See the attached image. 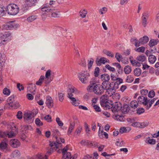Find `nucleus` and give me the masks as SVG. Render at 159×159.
Masks as SVG:
<instances>
[{
    "instance_id": "16",
    "label": "nucleus",
    "mask_w": 159,
    "mask_h": 159,
    "mask_svg": "<svg viewBox=\"0 0 159 159\" xmlns=\"http://www.w3.org/2000/svg\"><path fill=\"white\" fill-rule=\"evenodd\" d=\"M39 0H25L26 4L28 7L35 6L38 3Z\"/></svg>"
},
{
    "instance_id": "52",
    "label": "nucleus",
    "mask_w": 159,
    "mask_h": 159,
    "mask_svg": "<svg viewBox=\"0 0 159 159\" xmlns=\"http://www.w3.org/2000/svg\"><path fill=\"white\" fill-rule=\"evenodd\" d=\"M113 118L114 119L120 121H122L123 119V117L119 115H115L113 116Z\"/></svg>"
},
{
    "instance_id": "2",
    "label": "nucleus",
    "mask_w": 159,
    "mask_h": 159,
    "mask_svg": "<svg viewBox=\"0 0 159 159\" xmlns=\"http://www.w3.org/2000/svg\"><path fill=\"white\" fill-rule=\"evenodd\" d=\"M87 89L88 91L93 92L97 95H101L104 92L101 85L95 83H91L88 87Z\"/></svg>"
},
{
    "instance_id": "35",
    "label": "nucleus",
    "mask_w": 159,
    "mask_h": 159,
    "mask_svg": "<svg viewBox=\"0 0 159 159\" xmlns=\"http://www.w3.org/2000/svg\"><path fill=\"white\" fill-rule=\"evenodd\" d=\"M149 125V123L147 122H140L139 126V128H143Z\"/></svg>"
},
{
    "instance_id": "3",
    "label": "nucleus",
    "mask_w": 159,
    "mask_h": 159,
    "mask_svg": "<svg viewBox=\"0 0 159 159\" xmlns=\"http://www.w3.org/2000/svg\"><path fill=\"white\" fill-rule=\"evenodd\" d=\"M6 11L8 14L11 15H15L19 12V8L16 4L11 3L7 6Z\"/></svg>"
},
{
    "instance_id": "54",
    "label": "nucleus",
    "mask_w": 159,
    "mask_h": 159,
    "mask_svg": "<svg viewBox=\"0 0 159 159\" xmlns=\"http://www.w3.org/2000/svg\"><path fill=\"white\" fill-rule=\"evenodd\" d=\"M10 90L7 89V88H5L3 90V93L7 96L9 95L10 94Z\"/></svg>"
},
{
    "instance_id": "58",
    "label": "nucleus",
    "mask_w": 159,
    "mask_h": 159,
    "mask_svg": "<svg viewBox=\"0 0 159 159\" xmlns=\"http://www.w3.org/2000/svg\"><path fill=\"white\" fill-rule=\"evenodd\" d=\"M56 121L59 126H62L63 125V123L60 120V119L59 117H57L56 120Z\"/></svg>"
},
{
    "instance_id": "9",
    "label": "nucleus",
    "mask_w": 159,
    "mask_h": 159,
    "mask_svg": "<svg viewBox=\"0 0 159 159\" xmlns=\"http://www.w3.org/2000/svg\"><path fill=\"white\" fill-rule=\"evenodd\" d=\"M138 102L140 104H143L144 106H147L148 103V98L143 96H139L138 98Z\"/></svg>"
},
{
    "instance_id": "14",
    "label": "nucleus",
    "mask_w": 159,
    "mask_h": 159,
    "mask_svg": "<svg viewBox=\"0 0 159 159\" xmlns=\"http://www.w3.org/2000/svg\"><path fill=\"white\" fill-rule=\"evenodd\" d=\"M148 17V14L146 12H144L142 14V22L143 25L145 27L147 24V20Z\"/></svg>"
},
{
    "instance_id": "17",
    "label": "nucleus",
    "mask_w": 159,
    "mask_h": 159,
    "mask_svg": "<svg viewBox=\"0 0 159 159\" xmlns=\"http://www.w3.org/2000/svg\"><path fill=\"white\" fill-rule=\"evenodd\" d=\"M34 114L33 112H30L25 113L24 116V118L26 120H29L34 117Z\"/></svg>"
},
{
    "instance_id": "46",
    "label": "nucleus",
    "mask_w": 159,
    "mask_h": 159,
    "mask_svg": "<svg viewBox=\"0 0 159 159\" xmlns=\"http://www.w3.org/2000/svg\"><path fill=\"white\" fill-rule=\"evenodd\" d=\"M103 52L104 53L111 57H114V54L109 51L104 50L103 51Z\"/></svg>"
},
{
    "instance_id": "5",
    "label": "nucleus",
    "mask_w": 159,
    "mask_h": 159,
    "mask_svg": "<svg viewBox=\"0 0 159 159\" xmlns=\"http://www.w3.org/2000/svg\"><path fill=\"white\" fill-rule=\"evenodd\" d=\"M75 89L74 87L69 88L67 90L68 97L71 100L72 104L75 106H78L79 104V101L76 100L75 98L72 97L73 93H74Z\"/></svg>"
},
{
    "instance_id": "18",
    "label": "nucleus",
    "mask_w": 159,
    "mask_h": 159,
    "mask_svg": "<svg viewBox=\"0 0 159 159\" xmlns=\"http://www.w3.org/2000/svg\"><path fill=\"white\" fill-rule=\"evenodd\" d=\"M101 85L102 87L103 90L104 91V89L107 90L111 87V85H112V84H111L109 81H106L102 82V84Z\"/></svg>"
},
{
    "instance_id": "56",
    "label": "nucleus",
    "mask_w": 159,
    "mask_h": 159,
    "mask_svg": "<svg viewBox=\"0 0 159 159\" xmlns=\"http://www.w3.org/2000/svg\"><path fill=\"white\" fill-rule=\"evenodd\" d=\"M35 123L37 125L41 126L43 125L42 122L39 118H36L35 120Z\"/></svg>"
},
{
    "instance_id": "41",
    "label": "nucleus",
    "mask_w": 159,
    "mask_h": 159,
    "mask_svg": "<svg viewBox=\"0 0 159 159\" xmlns=\"http://www.w3.org/2000/svg\"><path fill=\"white\" fill-rule=\"evenodd\" d=\"M90 141L88 140H82L80 142V144L82 145L88 146L90 144Z\"/></svg>"
},
{
    "instance_id": "7",
    "label": "nucleus",
    "mask_w": 159,
    "mask_h": 159,
    "mask_svg": "<svg viewBox=\"0 0 159 159\" xmlns=\"http://www.w3.org/2000/svg\"><path fill=\"white\" fill-rule=\"evenodd\" d=\"M108 96L106 95H103L100 98V103L101 106L105 109H110V106L109 105Z\"/></svg>"
},
{
    "instance_id": "36",
    "label": "nucleus",
    "mask_w": 159,
    "mask_h": 159,
    "mask_svg": "<svg viewBox=\"0 0 159 159\" xmlns=\"http://www.w3.org/2000/svg\"><path fill=\"white\" fill-rule=\"evenodd\" d=\"M134 72L135 75L139 76L141 74V70L139 68H136L134 70Z\"/></svg>"
},
{
    "instance_id": "49",
    "label": "nucleus",
    "mask_w": 159,
    "mask_h": 159,
    "mask_svg": "<svg viewBox=\"0 0 159 159\" xmlns=\"http://www.w3.org/2000/svg\"><path fill=\"white\" fill-rule=\"evenodd\" d=\"M79 64L83 66H85L86 64L85 59L84 58L81 59L79 63Z\"/></svg>"
},
{
    "instance_id": "1",
    "label": "nucleus",
    "mask_w": 159,
    "mask_h": 159,
    "mask_svg": "<svg viewBox=\"0 0 159 159\" xmlns=\"http://www.w3.org/2000/svg\"><path fill=\"white\" fill-rule=\"evenodd\" d=\"M61 143H64L65 142L64 139L61 137H57L56 138V142H50L49 143V147L48 148L47 153L44 156L41 154H38L34 158L31 157L30 159H48V156L51 154L55 150H56L59 147L61 146Z\"/></svg>"
},
{
    "instance_id": "51",
    "label": "nucleus",
    "mask_w": 159,
    "mask_h": 159,
    "mask_svg": "<svg viewBox=\"0 0 159 159\" xmlns=\"http://www.w3.org/2000/svg\"><path fill=\"white\" fill-rule=\"evenodd\" d=\"M134 80V78L131 75L127 76L126 79V82L127 83H131Z\"/></svg>"
},
{
    "instance_id": "30",
    "label": "nucleus",
    "mask_w": 159,
    "mask_h": 159,
    "mask_svg": "<svg viewBox=\"0 0 159 159\" xmlns=\"http://www.w3.org/2000/svg\"><path fill=\"white\" fill-rule=\"evenodd\" d=\"M124 71L126 74H129L131 71V67L128 65L126 66L124 69Z\"/></svg>"
},
{
    "instance_id": "15",
    "label": "nucleus",
    "mask_w": 159,
    "mask_h": 159,
    "mask_svg": "<svg viewBox=\"0 0 159 159\" xmlns=\"http://www.w3.org/2000/svg\"><path fill=\"white\" fill-rule=\"evenodd\" d=\"M10 144L11 147L16 148L20 146V143L18 140L13 139L10 140Z\"/></svg>"
},
{
    "instance_id": "53",
    "label": "nucleus",
    "mask_w": 159,
    "mask_h": 159,
    "mask_svg": "<svg viewBox=\"0 0 159 159\" xmlns=\"http://www.w3.org/2000/svg\"><path fill=\"white\" fill-rule=\"evenodd\" d=\"M51 70H48L46 72L45 75V77L48 78V77H53V76L51 74Z\"/></svg>"
},
{
    "instance_id": "10",
    "label": "nucleus",
    "mask_w": 159,
    "mask_h": 159,
    "mask_svg": "<svg viewBox=\"0 0 159 159\" xmlns=\"http://www.w3.org/2000/svg\"><path fill=\"white\" fill-rule=\"evenodd\" d=\"M109 61V60L107 58L102 57L99 59L98 58H97L95 61V63L97 66H100L102 64H104L108 62Z\"/></svg>"
},
{
    "instance_id": "4",
    "label": "nucleus",
    "mask_w": 159,
    "mask_h": 159,
    "mask_svg": "<svg viewBox=\"0 0 159 159\" xmlns=\"http://www.w3.org/2000/svg\"><path fill=\"white\" fill-rule=\"evenodd\" d=\"M48 5L46 4L43 6L41 8L42 11H44L45 13H51L52 17H58L60 16V15L57 11L53 9L52 7H48Z\"/></svg>"
},
{
    "instance_id": "25",
    "label": "nucleus",
    "mask_w": 159,
    "mask_h": 159,
    "mask_svg": "<svg viewBox=\"0 0 159 159\" xmlns=\"http://www.w3.org/2000/svg\"><path fill=\"white\" fill-rule=\"evenodd\" d=\"M106 90L107 93L109 95L110 97L112 96V97H113L114 96L113 95L116 92V91L114 89H113L112 87H111Z\"/></svg>"
},
{
    "instance_id": "6",
    "label": "nucleus",
    "mask_w": 159,
    "mask_h": 159,
    "mask_svg": "<svg viewBox=\"0 0 159 159\" xmlns=\"http://www.w3.org/2000/svg\"><path fill=\"white\" fill-rule=\"evenodd\" d=\"M78 77L80 81L84 84H86L88 82L89 73L87 71H82L78 74Z\"/></svg>"
},
{
    "instance_id": "20",
    "label": "nucleus",
    "mask_w": 159,
    "mask_h": 159,
    "mask_svg": "<svg viewBox=\"0 0 159 159\" xmlns=\"http://www.w3.org/2000/svg\"><path fill=\"white\" fill-rule=\"evenodd\" d=\"M101 79L103 82H108L110 79V77L108 74H104L101 75Z\"/></svg>"
},
{
    "instance_id": "60",
    "label": "nucleus",
    "mask_w": 159,
    "mask_h": 159,
    "mask_svg": "<svg viewBox=\"0 0 159 159\" xmlns=\"http://www.w3.org/2000/svg\"><path fill=\"white\" fill-rule=\"evenodd\" d=\"M107 11V9L106 7H103L100 9L99 10V12L101 14H103L105 13Z\"/></svg>"
},
{
    "instance_id": "29",
    "label": "nucleus",
    "mask_w": 159,
    "mask_h": 159,
    "mask_svg": "<svg viewBox=\"0 0 159 159\" xmlns=\"http://www.w3.org/2000/svg\"><path fill=\"white\" fill-rule=\"evenodd\" d=\"M138 103L136 100H134L131 101L130 103V106L131 107L134 109L137 108L138 106Z\"/></svg>"
},
{
    "instance_id": "57",
    "label": "nucleus",
    "mask_w": 159,
    "mask_h": 159,
    "mask_svg": "<svg viewBox=\"0 0 159 159\" xmlns=\"http://www.w3.org/2000/svg\"><path fill=\"white\" fill-rule=\"evenodd\" d=\"M155 95V93L153 90H151L149 92L148 94V97L150 98H153L154 96Z\"/></svg>"
},
{
    "instance_id": "11",
    "label": "nucleus",
    "mask_w": 159,
    "mask_h": 159,
    "mask_svg": "<svg viewBox=\"0 0 159 159\" xmlns=\"http://www.w3.org/2000/svg\"><path fill=\"white\" fill-rule=\"evenodd\" d=\"M16 27V25L15 24V21H13L8 23L6 25L3 26V28L7 30H13Z\"/></svg>"
},
{
    "instance_id": "12",
    "label": "nucleus",
    "mask_w": 159,
    "mask_h": 159,
    "mask_svg": "<svg viewBox=\"0 0 159 159\" xmlns=\"http://www.w3.org/2000/svg\"><path fill=\"white\" fill-rule=\"evenodd\" d=\"M11 35V33H6L0 37V46L3 45L7 40V38Z\"/></svg>"
},
{
    "instance_id": "47",
    "label": "nucleus",
    "mask_w": 159,
    "mask_h": 159,
    "mask_svg": "<svg viewBox=\"0 0 159 159\" xmlns=\"http://www.w3.org/2000/svg\"><path fill=\"white\" fill-rule=\"evenodd\" d=\"M64 94L61 93H58V97L59 100L62 102L64 99Z\"/></svg>"
},
{
    "instance_id": "61",
    "label": "nucleus",
    "mask_w": 159,
    "mask_h": 159,
    "mask_svg": "<svg viewBox=\"0 0 159 159\" xmlns=\"http://www.w3.org/2000/svg\"><path fill=\"white\" fill-rule=\"evenodd\" d=\"M17 87L19 91L23 90L24 89V87L22 84H21L20 83H18L17 84Z\"/></svg>"
},
{
    "instance_id": "45",
    "label": "nucleus",
    "mask_w": 159,
    "mask_h": 159,
    "mask_svg": "<svg viewBox=\"0 0 159 159\" xmlns=\"http://www.w3.org/2000/svg\"><path fill=\"white\" fill-rule=\"evenodd\" d=\"M80 16L82 18H84L87 13V11L85 9L80 11Z\"/></svg>"
},
{
    "instance_id": "44",
    "label": "nucleus",
    "mask_w": 159,
    "mask_h": 159,
    "mask_svg": "<svg viewBox=\"0 0 159 159\" xmlns=\"http://www.w3.org/2000/svg\"><path fill=\"white\" fill-rule=\"evenodd\" d=\"M111 84H112V85H111V87L114 89L115 91L116 89L119 88V84H118L116 82H112L111 83Z\"/></svg>"
},
{
    "instance_id": "39",
    "label": "nucleus",
    "mask_w": 159,
    "mask_h": 159,
    "mask_svg": "<svg viewBox=\"0 0 159 159\" xmlns=\"http://www.w3.org/2000/svg\"><path fill=\"white\" fill-rule=\"evenodd\" d=\"M115 57L118 61L120 62L123 59L122 56L119 53L117 52L116 53Z\"/></svg>"
},
{
    "instance_id": "13",
    "label": "nucleus",
    "mask_w": 159,
    "mask_h": 159,
    "mask_svg": "<svg viewBox=\"0 0 159 159\" xmlns=\"http://www.w3.org/2000/svg\"><path fill=\"white\" fill-rule=\"evenodd\" d=\"M46 104L49 108H52L53 106V102L52 98L49 96H48L46 98Z\"/></svg>"
},
{
    "instance_id": "31",
    "label": "nucleus",
    "mask_w": 159,
    "mask_h": 159,
    "mask_svg": "<svg viewBox=\"0 0 159 159\" xmlns=\"http://www.w3.org/2000/svg\"><path fill=\"white\" fill-rule=\"evenodd\" d=\"M20 155V151L18 150H16L12 152L11 155L13 157H19Z\"/></svg>"
},
{
    "instance_id": "43",
    "label": "nucleus",
    "mask_w": 159,
    "mask_h": 159,
    "mask_svg": "<svg viewBox=\"0 0 159 159\" xmlns=\"http://www.w3.org/2000/svg\"><path fill=\"white\" fill-rule=\"evenodd\" d=\"M145 48L143 47H141L139 48H134V50L138 52H143L145 51Z\"/></svg>"
},
{
    "instance_id": "63",
    "label": "nucleus",
    "mask_w": 159,
    "mask_h": 159,
    "mask_svg": "<svg viewBox=\"0 0 159 159\" xmlns=\"http://www.w3.org/2000/svg\"><path fill=\"white\" fill-rule=\"evenodd\" d=\"M140 92L142 96L146 95L148 93V91L147 89H142L141 90Z\"/></svg>"
},
{
    "instance_id": "22",
    "label": "nucleus",
    "mask_w": 159,
    "mask_h": 159,
    "mask_svg": "<svg viewBox=\"0 0 159 159\" xmlns=\"http://www.w3.org/2000/svg\"><path fill=\"white\" fill-rule=\"evenodd\" d=\"M139 40L140 41V43H141V44L143 45L147 43L148 41L149 38L148 36H144L140 38Z\"/></svg>"
},
{
    "instance_id": "37",
    "label": "nucleus",
    "mask_w": 159,
    "mask_h": 159,
    "mask_svg": "<svg viewBox=\"0 0 159 159\" xmlns=\"http://www.w3.org/2000/svg\"><path fill=\"white\" fill-rule=\"evenodd\" d=\"M44 83L46 84H49L53 80V77H50L44 78Z\"/></svg>"
},
{
    "instance_id": "27",
    "label": "nucleus",
    "mask_w": 159,
    "mask_h": 159,
    "mask_svg": "<svg viewBox=\"0 0 159 159\" xmlns=\"http://www.w3.org/2000/svg\"><path fill=\"white\" fill-rule=\"evenodd\" d=\"M75 122L70 123L69 127L67 131L68 134H69L72 132V130L75 128Z\"/></svg>"
},
{
    "instance_id": "40",
    "label": "nucleus",
    "mask_w": 159,
    "mask_h": 159,
    "mask_svg": "<svg viewBox=\"0 0 159 159\" xmlns=\"http://www.w3.org/2000/svg\"><path fill=\"white\" fill-rule=\"evenodd\" d=\"M84 127L86 133L87 134V135H89L90 134V132L91 131L88 125L87 124L85 123L84 125Z\"/></svg>"
},
{
    "instance_id": "55",
    "label": "nucleus",
    "mask_w": 159,
    "mask_h": 159,
    "mask_svg": "<svg viewBox=\"0 0 159 159\" xmlns=\"http://www.w3.org/2000/svg\"><path fill=\"white\" fill-rule=\"evenodd\" d=\"M71 154L70 152H67L66 154L65 153V156H63V159H71Z\"/></svg>"
},
{
    "instance_id": "42",
    "label": "nucleus",
    "mask_w": 159,
    "mask_h": 159,
    "mask_svg": "<svg viewBox=\"0 0 159 159\" xmlns=\"http://www.w3.org/2000/svg\"><path fill=\"white\" fill-rule=\"evenodd\" d=\"M37 17L36 16L33 15L27 18V20L29 22H32L35 20Z\"/></svg>"
},
{
    "instance_id": "8",
    "label": "nucleus",
    "mask_w": 159,
    "mask_h": 159,
    "mask_svg": "<svg viewBox=\"0 0 159 159\" xmlns=\"http://www.w3.org/2000/svg\"><path fill=\"white\" fill-rule=\"evenodd\" d=\"M122 104L120 102H115L112 107V111L115 113L120 110Z\"/></svg>"
},
{
    "instance_id": "26",
    "label": "nucleus",
    "mask_w": 159,
    "mask_h": 159,
    "mask_svg": "<svg viewBox=\"0 0 159 159\" xmlns=\"http://www.w3.org/2000/svg\"><path fill=\"white\" fill-rule=\"evenodd\" d=\"M7 146V142L6 141H3L1 143L0 148L2 150H4L6 149Z\"/></svg>"
},
{
    "instance_id": "21",
    "label": "nucleus",
    "mask_w": 159,
    "mask_h": 159,
    "mask_svg": "<svg viewBox=\"0 0 159 159\" xmlns=\"http://www.w3.org/2000/svg\"><path fill=\"white\" fill-rule=\"evenodd\" d=\"M158 42L159 40L157 39H151L149 42L148 45L150 47H152L156 45Z\"/></svg>"
},
{
    "instance_id": "59",
    "label": "nucleus",
    "mask_w": 159,
    "mask_h": 159,
    "mask_svg": "<svg viewBox=\"0 0 159 159\" xmlns=\"http://www.w3.org/2000/svg\"><path fill=\"white\" fill-rule=\"evenodd\" d=\"M144 112V109L143 108H141L137 109L136 113L138 114L139 115L143 113Z\"/></svg>"
},
{
    "instance_id": "38",
    "label": "nucleus",
    "mask_w": 159,
    "mask_h": 159,
    "mask_svg": "<svg viewBox=\"0 0 159 159\" xmlns=\"http://www.w3.org/2000/svg\"><path fill=\"white\" fill-rule=\"evenodd\" d=\"M16 134V133H14L13 131H11L10 132L7 131L6 136L9 138H11L14 137Z\"/></svg>"
},
{
    "instance_id": "28",
    "label": "nucleus",
    "mask_w": 159,
    "mask_h": 159,
    "mask_svg": "<svg viewBox=\"0 0 159 159\" xmlns=\"http://www.w3.org/2000/svg\"><path fill=\"white\" fill-rule=\"evenodd\" d=\"M157 99V98H155L152 99L150 101H149V100H148V103L146 107V109L147 110L149 109L151 107L152 105Z\"/></svg>"
},
{
    "instance_id": "24",
    "label": "nucleus",
    "mask_w": 159,
    "mask_h": 159,
    "mask_svg": "<svg viewBox=\"0 0 159 159\" xmlns=\"http://www.w3.org/2000/svg\"><path fill=\"white\" fill-rule=\"evenodd\" d=\"M8 106H10L9 108H17L20 106L19 103L13 101L12 102L9 104Z\"/></svg>"
},
{
    "instance_id": "32",
    "label": "nucleus",
    "mask_w": 159,
    "mask_h": 159,
    "mask_svg": "<svg viewBox=\"0 0 159 159\" xmlns=\"http://www.w3.org/2000/svg\"><path fill=\"white\" fill-rule=\"evenodd\" d=\"M136 59L138 61L143 62L146 60V58L144 55H142L138 56Z\"/></svg>"
},
{
    "instance_id": "34",
    "label": "nucleus",
    "mask_w": 159,
    "mask_h": 159,
    "mask_svg": "<svg viewBox=\"0 0 159 159\" xmlns=\"http://www.w3.org/2000/svg\"><path fill=\"white\" fill-rule=\"evenodd\" d=\"M14 95H11L8 98L7 100V103L6 104V106L8 107V105L11 103L12 102L14 101Z\"/></svg>"
},
{
    "instance_id": "64",
    "label": "nucleus",
    "mask_w": 159,
    "mask_h": 159,
    "mask_svg": "<svg viewBox=\"0 0 159 159\" xmlns=\"http://www.w3.org/2000/svg\"><path fill=\"white\" fill-rule=\"evenodd\" d=\"M119 133L121 134L127 133V131L125 127H121L119 130Z\"/></svg>"
},
{
    "instance_id": "62",
    "label": "nucleus",
    "mask_w": 159,
    "mask_h": 159,
    "mask_svg": "<svg viewBox=\"0 0 159 159\" xmlns=\"http://www.w3.org/2000/svg\"><path fill=\"white\" fill-rule=\"evenodd\" d=\"M105 67L111 71H115V69L114 67L111 66L107 64L106 65Z\"/></svg>"
},
{
    "instance_id": "33",
    "label": "nucleus",
    "mask_w": 159,
    "mask_h": 159,
    "mask_svg": "<svg viewBox=\"0 0 159 159\" xmlns=\"http://www.w3.org/2000/svg\"><path fill=\"white\" fill-rule=\"evenodd\" d=\"M44 80V76L43 75H41L39 80L36 82V84L38 85H41Z\"/></svg>"
},
{
    "instance_id": "19",
    "label": "nucleus",
    "mask_w": 159,
    "mask_h": 159,
    "mask_svg": "<svg viewBox=\"0 0 159 159\" xmlns=\"http://www.w3.org/2000/svg\"><path fill=\"white\" fill-rule=\"evenodd\" d=\"M130 109V108L128 105L125 104L124 105L123 107L121 106V108L120 110L124 114H126L128 113Z\"/></svg>"
},
{
    "instance_id": "50",
    "label": "nucleus",
    "mask_w": 159,
    "mask_h": 159,
    "mask_svg": "<svg viewBox=\"0 0 159 159\" xmlns=\"http://www.w3.org/2000/svg\"><path fill=\"white\" fill-rule=\"evenodd\" d=\"M103 127L99 128V131L98 132V135L99 137L100 138H102V137L103 133L104 132L103 131Z\"/></svg>"
},
{
    "instance_id": "23",
    "label": "nucleus",
    "mask_w": 159,
    "mask_h": 159,
    "mask_svg": "<svg viewBox=\"0 0 159 159\" xmlns=\"http://www.w3.org/2000/svg\"><path fill=\"white\" fill-rule=\"evenodd\" d=\"M148 60L149 62L151 64L154 63L157 60V58L156 56L153 55H149Z\"/></svg>"
},
{
    "instance_id": "48",
    "label": "nucleus",
    "mask_w": 159,
    "mask_h": 159,
    "mask_svg": "<svg viewBox=\"0 0 159 159\" xmlns=\"http://www.w3.org/2000/svg\"><path fill=\"white\" fill-rule=\"evenodd\" d=\"M92 106L93 107L96 111L98 112L101 111V109L98 105L93 103L92 104Z\"/></svg>"
}]
</instances>
